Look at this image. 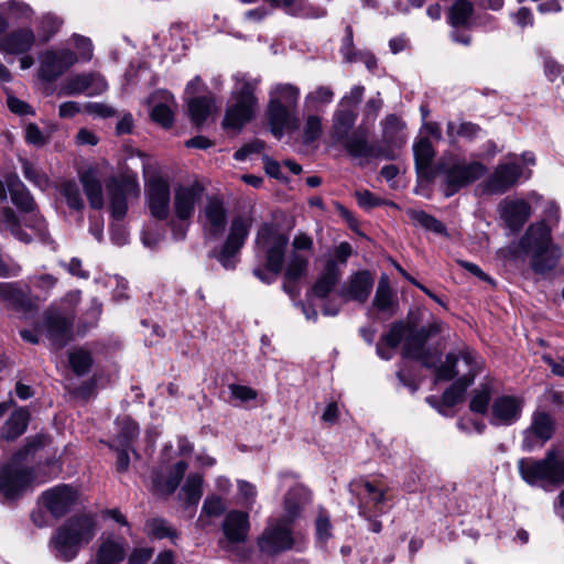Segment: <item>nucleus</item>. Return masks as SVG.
Masks as SVG:
<instances>
[{
	"mask_svg": "<svg viewBox=\"0 0 564 564\" xmlns=\"http://www.w3.org/2000/svg\"><path fill=\"white\" fill-rule=\"evenodd\" d=\"M372 285L373 280L369 272H357L351 275L346 284L343 285L340 295L345 300H352L362 303L368 299L372 290Z\"/></svg>",
	"mask_w": 564,
	"mask_h": 564,
	"instance_id": "7c9ffc66",
	"label": "nucleus"
},
{
	"mask_svg": "<svg viewBox=\"0 0 564 564\" xmlns=\"http://www.w3.org/2000/svg\"><path fill=\"white\" fill-rule=\"evenodd\" d=\"M473 4L467 0H456L449 11V22L453 26L467 25L473 14Z\"/></svg>",
	"mask_w": 564,
	"mask_h": 564,
	"instance_id": "4d7b16f0",
	"label": "nucleus"
},
{
	"mask_svg": "<svg viewBox=\"0 0 564 564\" xmlns=\"http://www.w3.org/2000/svg\"><path fill=\"white\" fill-rule=\"evenodd\" d=\"M63 20L52 12L43 13L35 21V35L41 42H48L61 30Z\"/></svg>",
	"mask_w": 564,
	"mask_h": 564,
	"instance_id": "58836bf2",
	"label": "nucleus"
},
{
	"mask_svg": "<svg viewBox=\"0 0 564 564\" xmlns=\"http://www.w3.org/2000/svg\"><path fill=\"white\" fill-rule=\"evenodd\" d=\"M237 487H238V496H237L238 502L241 506H243L245 508L251 509L254 506L257 496H258V490H257L256 485H253L247 480L239 479L237 481Z\"/></svg>",
	"mask_w": 564,
	"mask_h": 564,
	"instance_id": "e2e57ef3",
	"label": "nucleus"
},
{
	"mask_svg": "<svg viewBox=\"0 0 564 564\" xmlns=\"http://www.w3.org/2000/svg\"><path fill=\"white\" fill-rule=\"evenodd\" d=\"M524 401L519 395L502 394L494 399L489 423L494 426H510L517 423L523 411Z\"/></svg>",
	"mask_w": 564,
	"mask_h": 564,
	"instance_id": "6ab92c4d",
	"label": "nucleus"
},
{
	"mask_svg": "<svg viewBox=\"0 0 564 564\" xmlns=\"http://www.w3.org/2000/svg\"><path fill=\"white\" fill-rule=\"evenodd\" d=\"M443 175V192L445 197H451L460 188L466 187L482 175H485L486 166L478 162H466L458 156L446 158L438 167Z\"/></svg>",
	"mask_w": 564,
	"mask_h": 564,
	"instance_id": "ddd939ff",
	"label": "nucleus"
},
{
	"mask_svg": "<svg viewBox=\"0 0 564 564\" xmlns=\"http://www.w3.org/2000/svg\"><path fill=\"white\" fill-rule=\"evenodd\" d=\"M340 276L339 268L335 261H327L321 276L315 282L311 293L315 297L324 299L334 289Z\"/></svg>",
	"mask_w": 564,
	"mask_h": 564,
	"instance_id": "72a5a7b5",
	"label": "nucleus"
},
{
	"mask_svg": "<svg viewBox=\"0 0 564 564\" xmlns=\"http://www.w3.org/2000/svg\"><path fill=\"white\" fill-rule=\"evenodd\" d=\"M300 96V88L291 83H278L271 86L267 118L275 138L281 139L285 131L296 129Z\"/></svg>",
	"mask_w": 564,
	"mask_h": 564,
	"instance_id": "39448f33",
	"label": "nucleus"
},
{
	"mask_svg": "<svg viewBox=\"0 0 564 564\" xmlns=\"http://www.w3.org/2000/svg\"><path fill=\"white\" fill-rule=\"evenodd\" d=\"M345 148L352 158L359 159L360 163L368 162L378 155L376 148L368 142L367 133L360 129L346 141Z\"/></svg>",
	"mask_w": 564,
	"mask_h": 564,
	"instance_id": "473e14b6",
	"label": "nucleus"
},
{
	"mask_svg": "<svg viewBox=\"0 0 564 564\" xmlns=\"http://www.w3.org/2000/svg\"><path fill=\"white\" fill-rule=\"evenodd\" d=\"M80 182L90 207L94 209H101L105 204L102 185L98 180L96 172L94 170L85 171L80 174Z\"/></svg>",
	"mask_w": 564,
	"mask_h": 564,
	"instance_id": "c9c22d12",
	"label": "nucleus"
},
{
	"mask_svg": "<svg viewBox=\"0 0 564 564\" xmlns=\"http://www.w3.org/2000/svg\"><path fill=\"white\" fill-rule=\"evenodd\" d=\"M382 138L387 144L401 145L404 143L402 130L404 122L395 115H389L382 121Z\"/></svg>",
	"mask_w": 564,
	"mask_h": 564,
	"instance_id": "49530a36",
	"label": "nucleus"
},
{
	"mask_svg": "<svg viewBox=\"0 0 564 564\" xmlns=\"http://www.w3.org/2000/svg\"><path fill=\"white\" fill-rule=\"evenodd\" d=\"M171 193L170 185L161 178H152L148 183V207L150 214L160 220L167 219L170 215Z\"/></svg>",
	"mask_w": 564,
	"mask_h": 564,
	"instance_id": "a878e982",
	"label": "nucleus"
},
{
	"mask_svg": "<svg viewBox=\"0 0 564 564\" xmlns=\"http://www.w3.org/2000/svg\"><path fill=\"white\" fill-rule=\"evenodd\" d=\"M34 9L23 0H8L0 3V35L10 26V20L26 23L33 20Z\"/></svg>",
	"mask_w": 564,
	"mask_h": 564,
	"instance_id": "c756f323",
	"label": "nucleus"
},
{
	"mask_svg": "<svg viewBox=\"0 0 564 564\" xmlns=\"http://www.w3.org/2000/svg\"><path fill=\"white\" fill-rule=\"evenodd\" d=\"M311 500V491L296 484L284 498V516L271 521L258 539L261 552L275 554L293 546L292 524L301 516L302 508Z\"/></svg>",
	"mask_w": 564,
	"mask_h": 564,
	"instance_id": "f03ea898",
	"label": "nucleus"
},
{
	"mask_svg": "<svg viewBox=\"0 0 564 564\" xmlns=\"http://www.w3.org/2000/svg\"><path fill=\"white\" fill-rule=\"evenodd\" d=\"M145 532L149 536L159 540L169 538L173 543H175L178 538L176 530L172 528L166 520L161 518L148 520L145 523Z\"/></svg>",
	"mask_w": 564,
	"mask_h": 564,
	"instance_id": "864d4df0",
	"label": "nucleus"
},
{
	"mask_svg": "<svg viewBox=\"0 0 564 564\" xmlns=\"http://www.w3.org/2000/svg\"><path fill=\"white\" fill-rule=\"evenodd\" d=\"M495 388V382L490 378L484 381L473 391L469 409L474 413L485 414L488 412L489 401Z\"/></svg>",
	"mask_w": 564,
	"mask_h": 564,
	"instance_id": "a19ab883",
	"label": "nucleus"
},
{
	"mask_svg": "<svg viewBox=\"0 0 564 564\" xmlns=\"http://www.w3.org/2000/svg\"><path fill=\"white\" fill-rule=\"evenodd\" d=\"M68 361L72 370L79 377L88 373L93 365L90 354L82 348L70 351Z\"/></svg>",
	"mask_w": 564,
	"mask_h": 564,
	"instance_id": "13d9d810",
	"label": "nucleus"
},
{
	"mask_svg": "<svg viewBox=\"0 0 564 564\" xmlns=\"http://www.w3.org/2000/svg\"><path fill=\"white\" fill-rule=\"evenodd\" d=\"M333 525L330 522V514L323 507H319L317 510V516L315 519V531L316 539L319 543H326L332 538Z\"/></svg>",
	"mask_w": 564,
	"mask_h": 564,
	"instance_id": "052dcab7",
	"label": "nucleus"
},
{
	"mask_svg": "<svg viewBox=\"0 0 564 564\" xmlns=\"http://www.w3.org/2000/svg\"><path fill=\"white\" fill-rule=\"evenodd\" d=\"M30 413L24 408H19L11 413L2 427V437L13 441L21 436L28 427Z\"/></svg>",
	"mask_w": 564,
	"mask_h": 564,
	"instance_id": "e433bc0d",
	"label": "nucleus"
},
{
	"mask_svg": "<svg viewBox=\"0 0 564 564\" xmlns=\"http://www.w3.org/2000/svg\"><path fill=\"white\" fill-rule=\"evenodd\" d=\"M117 434L115 444L122 447H130L131 443L139 435V427L137 423L130 417H121L116 421Z\"/></svg>",
	"mask_w": 564,
	"mask_h": 564,
	"instance_id": "3c124183",
	"label": "nucleus"
},
{
	"mask_svg": "<svg viewBox=\"0 0 564 564\" xmlns=\"http://www.w3.org/2000/svg\"><path fill=\"white\" fill-rule=\"evenodd\" d=\"M250 529L249 516L245 511L231 510L223 521L221 530L224 538L218 544L228 553L235 552L238 546L246 542Z\"/></svg>",
	"mask_w": 564,
	"mask_h": 564,
	"instance_id": "a211bd4d",
	"label": "nucleus"
},
{
	"mask_svg": "<svg viewBox=\"0 0 564 564\" xmlns=\"http://www.w3.org/2000/svg\"><path fill=\"white\" fill-rule=\"evenodd\" d=\"M497 212L505 227L511 232H518L532 215L531 205L523 198H503Z\"/></svg>",
	"mask_w": 564,
	"mask_h": 564,
	"instance_id": "412c9836",
	"label": "nucleus"
},
{
	"mask_svg": "<svg viewBox=\"0 0 564 564\" xmlns=\"http://www.w3.org/2000/svg\"><path fill=\"white\" fill-rule=\"evenodd\" d=\"M413 152L415 162L420 166H427L434 156L433 145L427 138H422L415 142Z\"/></svg>",
	"mask_w": 564,
	"mask_h": 564,
	"instance_id": "0e129e2a",
	"label": "nucleus"
},
{
	"mask_svg": "<svg viewBox=\"0 0 564 564\" xmlns=\"http://www.w3.org/2000/svg\"><path fill=\"white\" fill-rule=\"evenodd\" d=\"M334 90L329 86H317L308 91L304 98V106L308 111H322L334 100Z\"/></svg>",
	"mask_w": 564,
	"mask_h": 564,
	"instance_id": "79ce46f5",
	"label": "nucleus"
},
{
	"mask_svg": "<svg viewBox=\"0 0 564 564\" xmlns=\"http://www.w3.org/2000/svg\"><path fill=\"white\" fill-rule=\"evenodd\" d=\"M149 105L151 106V118L153 121L164 128L172 126L176 102L170 91L165 89L155 90L149 97Z\"/></svg>",
	"mask_w": 564,
	"mask_h": 564,
	"instance_id": "c85d7f7f",
	"label": "nucleus"
},
{
	"mask_svg": "<svg viewBox=\"0 0 564 564\" xmlns=\"http://www.w3.org/2000/svg\"><path fill=\"white\" fill-rule=\"evenodd\" d=\"M288 237L272 225H263L257 236V246L265 252L268 271L257 268L253 274L263 283L271 284L282 270Z\"/></svg>",
	"mask_w": 564,
	"mask_h": 564,
	"instance_id": "f8f14e48",
	"label": "nucleus"
},
{
	"mask_svg": "<svg viewBox=\"0 0 564 564\" xmlns=\"http://www.w3.org/2000/svg\"><path fill=\"white\" fill-rule=\"evenodd\" d=\"M351 491L359 497V514L367 516V511H373L376 514L383 512L382 505L386 501L387 488L371 482L367 479H359L351 485Z\"/></svg>",
	"mask_w": 564,
	"mask_h": 564,
	"instance_id": "aec40b11",
	"label": "nucleus"
},
{
	"mask_svg": "<svg viewBox=\"0 0 564 564\" xmlns=\"http://www.w3.org/2000/svg\"><path fill=\"white\" fill-rule=\"evenodd\" d=\"M96 534V521L93 516H82L64 523L51 540L56 557L64 562L74 560L80 547L88 544Z\"/></svg>",
	"mask_w": 564,
	"mask_h": 564,
	"instance_id": "6e6552de",
	"label": "nucleus"
},
{
	"mask_svg": "<svg viewBox=\"0 0 564 564\" xmlns=\"http://www.w3.org/2000/svg\"><path fill=\"white\" fill-rule=\"evenodd\" d=\"M204 238L215 241L224 236L228 225V210L219 197H209L198 215Z\"/></svg>",
	"mask_w": 564,
	"mask_h": 564,
	"instance_id": "f3484780",
	"label": "nucleus"
},
{
	"mask_svg": "<svg viewBox=\"0 0 564 564\" xmlns=\"http://www.w3.org/2000/svg\"><path fill=\"white\" fill-rule=\"evenodd\" d=\"M204 194V187L198 182L181 184L174 187L172 200V214L169 225L175 240L185 239L192 218Z\"/></svg>",
	"mask_w": 564,
	"mask_h": 564,
	"instance_id": "9d476101",
	"label": "nucleus"
},
{
	"mask_svg": "<svg viewBox=\"0 0 564 564\" xmlns=\"http://www.w3.org/2000/svg\"><path fill=\"white\" fill-rule=\"evenodd\" d=\"M106 188L111 216L121 220L128 210V199L140 195L138 180L131 175L112 176L107 181Z\"/></svg>",
	"mask_w": 564,
	"mask_h": 564,
	"instance_id": "dca6fc26",
	"label": "nucleus"
},
{
	"mask_svg": "<svg viewBox=\"0 0 564 564\" xmlns=\"http://www.w3.org/2000/svg\"><path fill=\"white\" fill-rule=\"evenodd\" d=\"M357 113L351 108L337 109L333 117V130L336 139L341 140L356 122Z\"/></svg>",
	"mask_w": 564,
	"mask_h": 564,
	"instance_id": "de8ad7c7",
	"label": "nucleus"
},
{
	"mask_svg": "<svg viewBox=\"0 0 564 564\" xmlns=\"http://www.w3.org/2000/svg\"><path fill=\"white\" fill-rule=\"evenodd\" d=\"M61 193L69 208L80 210L84 207V200L79 187L74 182L62 184Z\"/></svg>",
	"mask_w": 564,
	"mask_h": 564,
	"instance_id": "69168bd1",
	"label": "nucleus"
},
{
	"mask_svg": "<svg viewBox=\"0 0 564 564\" xmlns=\"http://www.w3.org/2000/svg\"><path fill=\"white\" fill-rule=\"evenodd\" d=\"M406 215L415 226H420L425 230L432 231L437 235H447L445 225L436 219L434 216L420 209H408Z\"/></svg>",
	"mask_w": 564,
	"mask_h": 564,
	"instance_id": "09e8293b",
	"label": "nucleus"
},
{
	"mask_svg": "<svg viewBox=\"0 0 564 564\" xmlns=\"http://www.w3.org/2000/svg\"><path fill=\"white\" fill-rule=\"evenodd\" d=\"M0 300L17 308H25L28 303L26 293L18 282H0Z\"/></svg>",
	"mask_w": 564,
	"mask_h": 564,
	"instance_id": "a18cd8bd",
	"label": "nucleus"
},
{
	"mask_svg": "<svg viewBox=\"0 0 564 564\" xmlns=\"http://www.w3.org/2000/svg\"><path fill=\"white\" fill-rule=\"evenodd\" d=\"M73 321L58 312H47L40 332L44 333L56 348L66 346L72 339Z\"/></svg>",
	"mask_w": 564,
	"mask_h": 564,
	"instance_id": "393cba45",
	"label": "nucleus"
},
{
	"mask_svg": "<svg viewBox=\"0 0 564 564\" xmlns=\"http://www.w3.org/2000/svg\"><path fill=\"white\" fill-rule=\"evenodd\" d=\"M518 469L521 478L531 486L547 488L564 484V455L553 449L542 459H519Z\"/></svg>",
	"mask_w": 564,
	"mask_h": 564,
	"instance_id": "1a4fd4ad",
	"label": "nucleus"
},
{
	"mask_svg": "<svg viewBox=\"0 0 564 564\" xmlns=\"http://www.w3.org/2000/svg\"><path fill=\"white\" fill-rule=\"evenodd\" d=\"M9 196L18 209L31 214V224L28 226L35 230L43 242H50L51 237L47 231L46 221L37 212L35 200L30 191L15 173H7L0 178V200L4 202Z\"/></svg>",
	"mask_w": 564,
	"mask_h": 564,
	"instance_id": "9b49d317",
	"label": "nucleus"
},
{
	"mask_svg": "<svg viewBox=\"0 0 564 564\" xmlns=\"http://www.w3.org/2000/svg\"><path fill=\"white\" fill-rule=\"evenodd\" d=\"M102 312V304L97 299H91L89 307L85 312V319L82 325V329H79L80 334H85L91 327L96 326L100 315Z\"/></svg>",
	"mask_w": 564,
	"mask_h": 564,
	"instance_id": "338daca9",
	"label": "nucleus"
},
{
	"mask_svg": "<svg viewBox=\"0 0 564 564\" xmlns=\"http://www.w3.org/2000/svg\"><path fill=\"white\" fill-rule=\"evenodd\" d=\"M203 484L204 479L200 474H189L181 489V499L184 500L187 506L197 505L203 495Z\"/></svg>",
	"mask_w": 564,
	"mask_h": 564,
	"instance_id": "8fccbe9b",
	"label": "nucleus"
},
{
	"mask_svg": "<svg viewBox=\"0 0 564 564\" xmlns=\"http://www.w3.org/2000/svg\"><path fill=\"white\" fill-rule=\"evenodd\" d=\"M36 42L35 32L31 28H19L0 35V53L10 55L25 54Z\"/></svg>",
	"mask_w": 564,
	"mask_h": 564,
	"instance_id": "cd10ccee",
	"label": "nucleus"
},
{
	"mask_svg": "<svg viewBox=\"0 0 564 564\" xmlns=\"http://www.w3.org/2000/svg\"><path fill=\"white\" fill-rule=\"evenodd\" d=\"M252 220L248 216L237 215L229 224L228 235L216 254L217 260L226 269H234L238 262V256L249 236Z\"/></svg>",
	"mask_w": 564,
	"mask_h": 564,
	"instance_id": "2eb2a0df",
	"label": "nucleus"
},
{
	"mask_svg": "<svg viewBox=\"0 0 564 564\" xmlns=\"http://www.w3.org/2000/svg\"><path fill=\"white\" fill-rule=\"evenodd\" d=\"M446 133L452 142H454L458 137L473 140L480 135L481 128L469 121H460L459 123L448 121Z\"/></svg>",
	"mask_w": 564,
	"mask_h": 564,
	"instance_id": "603ef678",
	"label": "nucleus"
},
{
	"mask_svg": "<svg viewBox=\"0 0 564 564\" xmlns=\"http://www.w3.org/2000/svg\"><path fill=\"white\" fill-rule=\"evenodd\" d=\"M226 510V502L223 498L212 495L207 496L204 500L202 514L199 520H202L203 516L206 514L208 517H218L223 514Z\"/></svg>",
	"mask_w": 564,
	"mask_h": 564,
	"instance_id": "774afa93",
	"label": "nucleus"
},
{
	"mask_svg": "<svg viewBox=\"0 0 564 564\" xmlns=\"http://www.w3.org/2000/svg\"><path fill=\"white\" fill-rule=\"evenodd\" d=\"M187 467L185 462L180 460L173 465L165 479H161L160 477L154 478L153 486L155 490L161 495L173 494L177 489Z\"/></svg>",
	"mask_w": 564,
	"mask_h": 564,
	"instance_id": "ea45409f",
	"label": "nucleus"
},
{
	"mask_svg": "<svg viewBox=\"0 0 564 564\" xmlns=\"http://www.w3.org/2000/svg\"><path fill=\"white\" fill-rule=\"evenodd\" d=\"M127 556V542L123 538L109 535L101 538L95 555L86 564H120Z\"/></svg>",
	"mask_w": 564,
	"mask_h": 564,
	"instance_id": "bb28decb",
	"label": "nucleus"
},
{
	"mask_svg": "<svg viewBox=\"0 0 564 564\" xmlns=\"http://www.w3.org/2000/svg\"><path fill=\"white\" fill-rule=\"evenodd\" d=\"M108 88L105 78L97 73H80L69 76L61 90V94L76 96L85 94L96 96L102 94Z\"/></svg>",
	"mask_w": 564,
	"mask_h": 564,
	"instance_id": "b1692460",
	"label": "nucleus"
},
{
	"mask_svg": "<svg viewBox=\"0 0 564 564\" xmlns=\"http://www.w3.org/2000/svg\"><path fill=\"white\" fill-rule=\"evenodd\" d=\"M431 333L432 332L426 328L411 333L403 347V357L420 359L425 367H431V364L424 357V344Z\"/></svg>",
	"mask_w": 564,
	"mask_h": 564,
	"instance_id": "f704fd0d",
	"label": "nucleus"
},
{
	"mask_svg": "<svg viewBox=\"0 0 564 564\" xmlns=\"http://www.w3.org/2000/svg\"><path fill=\"white\" fill-rule=\"evenodd\" d=\"M323 131V121L321 116L317 113H310L304 122L303 127V140L304 143L310 144L316 141Z\"/></svg>",
	"mask_w": 564,
	"mask_h": 564,
	"instance_id": "680f3d73",
	"label": "nucleus"
},
{
	"mask_svg": "<svg viewBox=\"0 0 564 564\" xmlns=\"http://www.w3.org/2000/svg\"><path fill=\"white\" fill-rule=\"evenodd\" d=\"M77 490L70 485H57L41 495L42 505L55 518L66 514L76 505Z\"/></svg>",
	"mask_w": 564,
	"mask_h": 564,
	"instance_id": "4be33fe9",
	"label": "nucleus"
},
{
	"mask_svg": "<svg viewBox=\"0 0 564 564\" xmlns=\"http://www.w3.org/2000/svg\"><path fill=\"white\" fill-rule=\"evenodd\" d=\"M373 305L381 312L392 315L395 312L398 302L393 295L387 275H382L379 280L376 291Z\"/></svg>",
	"mask_w": 564,
	"mask_h": 564,
	"instance_id": "37998d69",
	"label": "nucleus"
},
{
	"mask_svg": "<svg viewBox=\"0 0 564 564\" xmlns=\"http://www.w3.org/2000/svg\"><path fill=\"white\" fill-rule=\"evenodd\" d=\"M482 366V358L468 347L446 355L445 361L436 369L435 381L456 380L443 393L444 406L452 408L463 401L467 388L473 384Z\"/></svg>",
	"mask_w": 564,
	"mask_h": 564,
	"instance_id": "f257e3e1",
	"label": "nucleus"
},
{
	"mask_svg": "<svg viewBox=\"0 0 564 564\" xmlns=\"http://www.w3.org/2000/svg\"><path fill=\"white\" fill-rule=\"evenodd\" d=\"M57 278L47 273L35 274L29 278L30 288L36 292L35 296L39 300H46L57 284Z\"/></svg>",
	"mask_w": 564,
	"mask_h": 564,
	"instance_id": "5fc2aeb1",
	"label": "nucleus"
},
{
	"mask_svg": "<svg viewBox=\"0 0 564 564\" xmlns=\"http://www.w3.org/2000/svg\"><path fill=\"white\" fill-rule=\"evenodd\" d=\"M214 97L210 95L187 99V109L192 122L199 127L209 117L214 109Z\"/></svg>",
	"mask_w": 564,
	"mask_h": 564,
	"instance_id": "4c0bfd02",
	"label": "nucleus"
},
{
	"mask_svg": "<svg viewBox=\"0 0 564 564\" xmlns=\"http://www.w3.org/2000/svg\"><path fill=\"white\" fill-rule=\"evenodd\" d=\"M19 161L22 174L26 181L41 191H46L50 187V177L37 163L24 158H21Z\"/></svg>",
	"mask_w": 564,
	"mask_h": 564,
	"instance_id": "c03bdc74",
	"label": "nucleus"
},
{
	"mask_svg": "<svg viewBox=\"0 0 564 564\" xmlns=\"http://www.w3.org/2000/svg\"><path fill=\"white\" fill-rule=\"evenodd\" d=\"M67 46L52 47L40 55L39 77L44 82H54L77 63L93 58L94 45L89 37L74 33Z\"/></svg>",
	"mask_w": 564,
	"mask_h": 564,
	"instance_id": "20e7f679",
	"label": "nucleus"
},
{
	"mask_svg": "<svg viewBox=\"0 0 564 564\" xmlns=\"http://www.w3.org/2000/svg\"><path fill=\"white\" fill-rule=\"evenodd\" d=\"M269 2L296 18L318 19L326 15L325 9L315 8L304 0H269Z\"/></svg>",
	"mask_w": 564,
	"mask_h": 564,
	"instance_id": "2f4dec72",
	"label": "nucleus"
},
{
	"mask_svg": "<svg viewBox=\"0 0 564 564\" xmlns=\"http://www.w3.org/2000/svg\"><path fill=\"white\" fill-rule=\"evenodd\" d=\"M307 258L302 253L292 251L285 270V279L296 281L303 276L307 269Z\"/></svg>",
	"mask_w": 564,
	"mask_h": 564,
	"instance_id": "bf43d9fd",
	"label": "nucleus"
},
{
	"mask_svg": "<svg viewBox=\"0 0 564 564\" xmlns=\"http://www.w3.org/2000/svg\"><path fill=\"white\" fill-rule=\"evenodd\" d=\"M553 435V421L545 412H535L529 427L523 431L522 449L533 452L543 445Z\"/></svg>",
	"mask_w": 564,
	"mask_h": 564,
	"instance_id": "5701e85b",
	"label": "nucleus"
},
{
	"mask_svg": "<svg viewBox=\"0 0 564 564\" xmlns=\"http://www.w3.org/2000/svg\"><path fill=\"white\" fill-rule=\"evenodd\" d=\"M532 171L517 160L516 154H509L500 161L485 182V188L490 194H503L519 182L528 181Z\"/></svg>",
	"mask_w": 564,
	"mask_h": 564,
	"instance_id": "4468645a",
	"label": "nucleus"
},
{
	"mask_svg": "<svg viewBox=\"0 0 564 564\" xmlns=\"http://www.w3.org/2000/svg\"><path fill=\"white\" fill-rule=\"evenodd\" d=\"M234 86L230 93L231 104L228 106L223 127L227 130L239 131L249 122L258 108V98L254 93L260 78L251 77L246 73L232 75Z\"/></svg>",
	"mask_w": 564,
	"mask_h": 564,
	"instance_id": "423d86ee",
	"label": "nucleus"
},
{
	"mask_svg": "<svg viewBox=\"0 0 564 564\" xmlns=\"http://www.w3.org/2000/svg\"><path fill=\"white\" fill-rule=\"evenodd\" d=\"M62 463L56 458H50L37 466L39 475L33 470L7 464L0 468V494L6 500H15L34 482L43 484L58 476Z\"/></svg>",
	"mask_w": 564,
	"mask_h": 564,
	"instance_id": "0eeeda50",
	"label": "nucleus"
},
{
	"mask_svg": "<svg viewBox=\"0 0 564 564\" xmlns=\"http://www.w3.org/2000/svg\"><path fill=\"white\" fill-rule=\"evenodd\" d=\"M519 246L530 257V268L539 275L555 270L564 256L563 249L553 241L552 226L544 220L531 224Z\"/></svg>",
	"mask_w": 564,
	"mask_h": 564,
	"instance_id": "7ed1b4c3",
	"label": "nucleus"
},
{
	"mask_svg": "<svg viewBox=\"0 0 564 564\" xmlns=\"http://www.w3.org/2000/svg\"><path fill=\"white\" fill-rule=\"evenodd\" d=\"M0 226L10 230L11 235L22 242H30L31 238L22 231L15 213L11 208H4L0 213Z\"/></svg>",
	"mask_w": 564,
	"mask_h": 564,
	"instance_id": "6e6d98bb",
	"label": "nucleus"
}]
</instances>
